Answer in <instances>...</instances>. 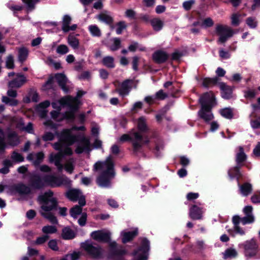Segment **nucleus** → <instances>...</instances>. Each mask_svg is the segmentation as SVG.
<instances>
[{"label":"nucleus","mask_w":260,"mask_h":260,"mask_svg":"<svg viewBox=\"0 0 260 260\" xmlns=\"http://www.w3.org/2000/svg\"><path fill=\"white\" fill-rule=\"evenodd\" d=\"M203 208L197 204H193L189 208V216L192 220H200L203 217Z\"/></svg>","instance_id":"19"},{"label":"nucleus","mask_w":260,"mask_h":260,"mask_svg":"<svg viewBox=\"0 0 260 260\" xmlns=\"http://www.w3.org/2000/svg\"><path fill=\"white\" fill-rule=\"evenodd\" d=\"M44 157V154L42 152L37 153H29L27 159L31 161L35 166H38L43 161Z\"/></svg>","instance_id":"22"},{"label":"nucleus","mask_w":260,"mask_h":260,"mask_svg":"<svg viewBox=\"0 0 260 260\" xmlns=\"http://www.w3.org/2000/svg\"><path fill=\"white\" fill-rule=\"evenodd\" d=\"M137 127L139 131V133L142 134V133H144L148 129L146 123V119L143 116H141L137 120Z\"/></svg>","instance_id":"28"},{"label":"nucleus","mask_w":260,"mask_h":260,"mask_svg":"<svg viewBox=\"0 0 260 260\" xmlns=\"http://www.w3.org/2000/svg\"><path fill=\"white\" fill-rule=\"evenodd\" d=\"M69 52L68 47L65 45H60L56 49V52L59 54H64Z\"/></svg>","instance_id":"55"},{"label":"nucleus","mask_w":260,"mask_h":260,"mask_svg":"<svg viewBox=\"0 0 260 260\" xmlns=\"http://www.w3.org/2000/svg\"><path fill=\"white\" fill-rule=\"evenodd\" d=\"M239 246L244 249V254L247 259L252 257H255V259H260V249H259L256 240L254 238H252L240 244Z\"/></svg>","instance_id":"7"},{"label":"nucleus","mask_w":260,"mask_h":260,"mask_svg":"<svg viewBox=\"0 0 260 260\" xmlns=\"http://www.w3.org/2000/svg\"><path fill=\"white\" fill-rule=\"evenodd\" d=\"M97 18L101 21L104 22L107 24H111L113 22V18L111 16L107 13H103L97 16Z\"/></svg>","instance_id":"35"},{"label":"nucleus","mask_w":260,"mask_h":260,"mask_svg":"<svg viewBox=\"0 0 260 260\" xmlns=\"http://www.w3.org/2000/svg\"><path fill=\"white\" fill-rule=\"evenodd\" d=\"M118 26L116 29V33L118 35L121 34L122 30L126 28V25L124 21H120L117 24Z\"/></svg>","instance_id":"61"},{"label":"nucleus","mask_w":260,"mask_h":260,"mask_svg":"<svg viewBox=\"0 0 260 260\" xmlns=\"http://www.w3.org/2000/svg\"><path fill=\"white\" fill-rule=\"evenodd\" d=\"M120 142L130 141L132 143L134 152L140 150L144 144L149 142L148 139L139 132L132 130L129 134H123L119 138Z\"/></svg>","instance_id":"6"},{"label":"nucleus","mask_w":260,"mask_h":260,"mask_svg":"<svg viewBox=\"0 0 260 260\" xmlns=\"http://www.w3.org/2000/svg\"><path fill=\"white\" fill-rule=\"evenodd\" d=\"M250 123L253 129H255L260 128V121L258 119H251Z\"/></svg>","instance_id":"64"},{"label":"nucleus","mask_w":260,"mask_h":260,"mask_svg":"<svg viewBox=\"0 0 260 260\" xmlns=\"http://www.w3.org/2000/svg\"><path fill=\"white\" fill-rule=\"evenodd\" d=\"M138 235V230L136 229L135 230L132 232H122L121 235H122V242L124 243H127L131 240H132L135 236Z\"/></svg>","instance_id":"29"},{"label":"nucleus","mask_w":260,"mask_h":260,"mask_svg":"<svg viewBox=\"0 0 260 260\" xmlns=\"http://www.w3.org/2000/svg\"><path fill=\"white\" fill-rule=\"evenodd\" d=\"M152 57L156 63H161L167 60L168 55L165 52L159 50L153 54Z\"/></svg>","instance_id":"23"},{"label":"nucleus","mask_w":260,"mask_h":260,"mask_svg":"<svg viewBox=\"0 0 260 260\" xmlns=\"http://www.w3.org/2000/svg\"><path fill=\"white\" fill-rule=\"evenodd\" d=\"M133 80L131 79H126L123 81L119 87L116 88L113 93H118L119 95L122 98L127 95L132 87Z\"/></svg>","instance_id":"14"},{"label":"nucleus","mask_w":260,"mask_h":260,"mask_svg":"<svg viewBox=\"0 0 260 260\" xmlns=\"http://www.w3.org/2000/svg\"><path fill=\"white\" fill-rule=\"evenodd\" d=\"M85 128L83 126L80 127L74 126L71 129H64L61 133L60 140L61 142L64 143L68 145H71L76 142L79 138L84 136L80 134H74V130L84 131Z\"/></svg>","instance_id":"8"},{"label":"nucleus","mask_w":260,"mask_h":260,"mask_svg":"<svg viewBox=\"0 0 260 260\" xmlns=\"http://www.w3.org/2000/svg\"><path fill=\"white\" fill-rule=\"evenodd\" d=\"M238 186L240 188V193L244 196H247L252 190V185L248 182L241 184L240 181L237 182Z\"/></svg>","instance_id":"25"},{"label":"nucleus","mask_w":260,"mask_h":260,"mask_svg":"<svg viewBox=\"0 0 260 260\" xmlns=\"http://www.w3.org/2000/svg\"><path fill=\"white\" fill-rule=\"evenodd\" d=\"M78 144L75 150L77 154L85 152L89 153L91 150V146L89 139L85 136H82L76 141Z\"/></svg>","instance_id":"12"},{"label":"nucleus","mask_w":260,"mask_h":260,"mask_svg":"<svg viewBox=\"0 0 260 260\" xmlns=\"http://www.w3.org/2000/svg\"><path fill=\"white\" fill-rule=\"evenodd\" d=\"M102 62L107 68H113L114 67V58L112 56H108L104 57Z\"/></svg>","instance_id":"40"},{"label":"nucleus","mask_w":260,"mask_h":260,"mask_svg":"<svg viewBox=\"0 0 260 260\" xmlns=\"http://www.w3.org/2000/svg\"><path fill=\"white\" fill-rule=\"evenodd\" d=\"M91 237L98 242H107L110 238V233L104 230L96 231L92 232Z\"/></svg>","instance_id":"16"},{"label":"nucleus","mask_w":260,"mask_h":260,"mask_svg":"<svg viewBox=\"0 0 260 260\" xmlns=\"http://www.w3.org/2000/svg\"><path fill=\"white\" fill-rule=\"evenodd\" d=\"M55 78L62 89L65 92H67L69 89L66 86L67 80L66 77L62 74H57L55 75Z\"/></svg>","instance_id":"27"},{"label":"nucleus","mask_w":260,"mask_h":260,"mask_svg":"<svg viewBox=\"0 0 260 260\" xmlns=\"http://www.w3.org/2000/svg\"><path fill=\"white\" fill-rule=\"evenodd\" d=\"M38 201L41 205L40 213L44 218L47 219L51 223H58L56 217L51 212L57 209V201L53 197V192L48 190L38 197Z\"/></svg>","instance_id":"2"},{"label":"nucleus","mask_w":260,"mask_h":260,"mask_svg":"<svg viewBox=\"0 0 260 260\" xmlns=\"http://www.w3.org/2000/svg\"><path fill=\"white\" fill-rule=\"evenodd\" d=\"M216 32L219 36L218 42L224 43L229 38L234 35V31L226 26L218 24L216 27Z\"/></svg>","instance_id":"10"},{"label":"nucleus","mask_w":260,"mask_h":260,"mask_svg":"<svg viewBox=\"0 0 260 260\" xmlns=\"http://www.w3.org/2000/svg\"><path fill=\"white\" fill-rule=\"evenodd\" d=\"M214 25V21L210 17L205 18L201 23V26L205 28L212 27Z\"/></svg>","instance_id":"53"},{"label":"nucleus","mask_w":260,"mask_h":260,"mask_svg":"<svg viewBox=\"0 0 260 260\" xmlns=\"http://www.w3.org/2000/svg\"><path fill=\"white\" fill-rule=\"evenodd\" d=\"M53 148L59 150L56 154H51L49 156V161L54 163L59 172H62L63 166L61 164L62 158L64 155H71L73 153L72 150L69 147L63 148L61 142H56L52 144Z\"/></svg>","instance_id":"5"},{"label":"nucleus","mask_w":260,"mask_h":260,"mask_svg":"<svg viewBox=\"0 0 260 260\" xmlns=\"http://www.w3.org/2000/svg\"><path fill=\"white\" fill-rule=\"evenodd\" d=\"M232 24L234 26H238L240 24L239 15L237 14L234 13L232 15Z\"/></svg>","instance_id":"60"},{"label":"nucleus","mask_w":260,"mask_h":260,"mask_svg":"<svg viewBox=\"0 0 260 260\" xmlns=\"http://www.w3.org/2000/svg\"><path fill=\"white\" fill-rule=\"evenodd\" d=\"M47 62L49 66L54 68L56 70H59L61 68V64L59 62H55L51 58H48Z\"/></svg>","instance_id":"52"},{"label":"nucleus","mask_w":260,"mask_h":260,"mask_svg":"<svg viewBox=\"0 0 260 260\" xmlns=\"http://www.w3.org/2000/svg\"><path fill=\"white\" fill-rule=\"evenodd\" d=\"M241 167L236 165L229 169L228 171V175L231 180L236 179L237 182L240 181L243 177V174L241 172Z\"/></svg>","instance_id":"18"},{"label":"nucleus","mask_w":260,"mask_h":260,"mask_svg":"<svg viewBox=\"0 0 260 260\" xmlns=\"http://www.w3.org/2000/svg\"><path fill=\"white\" fill-rule=\"evenodd\" d=\"M17 192L20 194H27L30 192V188L23 184H19L15 187Z\"/></svg>","instance_id":"33"},{"label":"nucleus","mask_w":260,"mask_h":260,"mask_svg":"<svg viewBox=\"0 0 260 260\" xmlns=\"http://www.w3.org/2000/svg\"><path fill=\"white\" fill-rule=\"evenodd\" d=\"M6 67L8 69H13L14 67V58L12 55H9L6 60Z\"/></svg>","instance_id":"63"},{"label":"nucleus","mask_w":260,"mask_h":260,"mask_svg":"<svg viewBox=\"0 0 260 260\" xmlns=\"http://www.w3.org/2000/svg\"><path fill=\"white\" fill-rule=\"evenodd\" d=\"M80 205L79 206L76 205L70 210V213L72 217L77 218V216L82 213V209Z\"/></svg>","instance_id":"43"},{"label":"nucleus","mask_w":260,"mask_h":260,"mask_svg":"<svg viewBox=\"0 0 260 260\" xmlns=\"http://www.w3.org/2000/svg\"><path fill=\"white\" fill-rule=\"evenodd\" d=\"M190 164V160L185 156H180V165L185 168Z\"/></svg>","instance_id":"59"},{"label":"nucleus","mask_w":260,"mask_h":260,"mask_svg":"<svg viewBox=\"0 0 260 260\" xmlns=\"http://www.w3.org/2000/svg\"><path fill=\"white\" fill-rule=\"evenodd\" d=\"M93 170L100 173L96 178L98 185L101 187H109L111 185V180L115 175L112 156L110 155L105 161H99L95 163Z\"/></svg>","instance_id":"1"},{"label":"nucleus","mask_w":260,"mask_h":260,"mask_svg":"<svg viewBox=\"0 0 260 260\" xmlns=\"http://www.w3.org/2000/svg\"><path fill=\"white\" fill-rule=\"evenodd\" d=\"M18 126L19 129L25 131L28 133H31L33 132L32 124L30 122L28 123L26 126L21 125H18Z\"/></svg>","instance_id":"62"},{"label":"nucleus","mask_w":260,"mask_h":260,"mask_svg":"<svg viewBox=\"0 0 260 260\" xmlns=\"http://www.w3.org/2000/svg\"><path fill=\"white\" fill-rule=\"evenodd\" d=\"M49 239V236L47 235H43L41 237H38L34 242V244L41 245L47 241Z\"/></svg>","instance_id":"58"},{"label":"nucleus","mask_w":260,"mask_h":260,"mask_svg":"<svg viewBox=\"0 0 260 260\" xmlns=\"http://www.w3.org/2000/svg\"><path fill=\"white\" fill-rule=\"evenodd\" d=\"M82 249L90 256L95 258H100L103 253L101 247L90 241H86L81 244Z\"/></svg>","instance_id":"9"},{"label":"nucleus","mask_w":260,"mask_h":260,"mask_svg":"<svg viewBox=\"0 0 260 260\" xmlns=\"http://www.w3.org/2000/svg\"><path fill=\"white\" fill-rule=\"evenodd\" d=\"M2 102L12 106H16L18 103V102L17 100L15 99H11L6 96H3L2 97Z\"/></svg>","instance_id":"44"},{"label":"nucleus","mask_w":260,"mask_h":260,"mask_svg":"<svg viewBox=\"0 0 260 260\" xmlns=\"http://www.w3.org/2000/svg\"><path fill=\"white\" fill-rule=\"evenodd\" d=\"M84 94L85 92L78 91L76 98H73L71 96H65L59 100V104L60 105H67L69 107L74 108L75 110H77L78 106L80 103L78 99Z\"/></svg>","instance_id":"11"},{"label":"nucleus","mask_w":260,"mask_h":260,"mask_svg":"<svg viewBox=\"0 0 260 260\" xmlns=\"http://www.w3.org/2000/svg\"><path fill=\"white\" fill-rule=\"evenodd\" d=\"M201 106L198 112L200 118L208 122L214 118L211 111L213 107L216 104L215 96L212 91L203 93L199 100Z\"/></svg>","instance_id":"3"},{"label":"nucleus","mask_w":260,"mask_h":260,"mask_svg":"<svg viewBox=\"0 0 260 260\" xmlns=\"http://www.w3.org/2000/svg\"><path fill=\"white\" fill-rule=\"evenodd\" d=\"M219 113L221 116L228 119H231L234 117L233 108L231 107L221 109Z\"/></svg>","instance_id":"30"},{"label":"nucleus","mask_w":260,"mask_h":260,"mask_svg":"<svg viewBox=\"0 0 260 260\" xmlns=\"http://www.w3.org/2000/svg\"><path fill=\"white\" fill-rule=\"evenodd\" d=\"M42 232L45 234H51L55 233L57 232V229L55 226L52 225L44 226L42 228Z\"/></svg>","instance_id":"46"},{"label":"nucleus","mask_w":260,"mask_h":260,"mask_svg":"<svg viewBox=\"0 0 260 260\" xmlns=\"http://www.w3.org/2000/svg\"><path fill=\"white\" fill-rule=\"evenodd\" d=\"M150 23L155 31L161 30L164 26V22L159 18H155L150 20Z\"/></svg>","instance_id":"31"},{"label":"nucleus","mask_w":260,"mask_h":260,"mask_svg":"<svg viewBox=\"0 0 260 260\" xmlns=\"http://www.w3.org/2000/svg\"><path fill=\"white\" fill-rule=\"evenodd\" d=\"M253 208L251 206H246L243 209L245 216L242 218V223L243 225L252 223L254 221V217L252 214Z\"/></svg>","instance_id":"17"},{"label":"nucleus","mask_w":260,"mask_h":260,"mask_svg":"<svg viewBox=\"0 0 260 260\" xmlns=\"http://www.w3.org/2000/svg\"><path fill=\"white\" fill-rule=\"evenodd\" d=\"M113 41L114 44L110 46V49L111 50L114 51L120 48L121 42L120 39L118 38H114Z\"/></svg>","instance_id":"57"},{"label":"nucleus","mask_w":260,"mask_h":260,"mask_svg":"<svg viewBox=\"0 0 260 260\" xmlns=\"http://www.w3.org/2000/svg\"><path fill=\"white\" fill-rule=\"evenodd\" d=\"M246 23L251 28H255L257 25V22L255 21V18L252 17H248L246 20Z\"/></svg>","instance_id":"51"},{"label":"nucleus","mask_w":260,"mask_h":260,"mask_svg":"<svg viewBox=\"0 0 260 260\" xmlns=\"http://www.w3.org/2000/svg\"><path fill=\"white\" fill-rule=\"evenodd\" d=\"M26 81V78L22 75H18L13 80L9 82L8 85L10 88H19Z\"/></svg>","instance_id":"21"},{"label":"nucleus","mask_w":260,"mask_h":260,"mask_svg":"<svg viewBox=\"0 0 260 260\" xmlns=\"http://www.w3.org/2000/svg\"><path fill=\"white\" fill-rule=\"evenodd\" d=\"M238 253L235 249L229 248L225 250L223 258L226 259L228 258L236 257Z\"/></svg>","instance_id":"39"},{"label":"nucleus","mask_w":260,"mask_h":260,"mask_svg":"<svg viewBox=\"0 0 260 260\" xmlns=\"http://www.w3.org/2000/svg\"><path fill=\"white\" fill-rule=\"evenodd\" d=\"M149 249V242L144 239L142 240V246L135 252L133 260H146L147 253Z\"/></svg>","instance_id":"13"},{"label":"nucleus","mask_w":260,"mask_h":260,"mask_svg":"<svg viewBox=\"0 0 260 260\" xmlns=\"http://www.w3.org/2000/svg\"><path fill=\"white\" fill-rule=\"evenodd\" d=\"M80 255V252H74L71 254H67L63 258L60 260H77Z\"/></svg>","instance_id":"50"},{"label":"nucleus","mask_w":260,"mask_h":260,"mask_svg":"<svg viewBox=\"0 0 260 260\" xmlns=\"http://www.w3.org/2000/svg\"><path fill=\"white\" fill-rule=\"evenodd\" d=\"M251 107L253 109L252 115L253 117H257V114L260 113V104L258 103L257 104H251Z\"/></svg>","instance_id":"56"},{"label":"nucleus","mask_w":260,"mask_h":260,"mask_svg":"<svg viewBox=\"0 0 260 260\" xmlns=\"http://www.w3.org/2000/svg\"><path fill=\"white\" fill-rule=\"evenodd\" d=\"M70 182V179L66 176L57 177L53 175H46L42 178L39 175H35L30 181V185L34 189H41L46 185L57 187L68 185Z\"/></svg>","instance_id":"4"},{"label":"nucleus","mask_w":260,"mask_h":260,"mask_svg":"<svg viewBox=\"0 0 260 260\" xmlns=\"http://www.w3.org/2000/svg\"><path fill=\"white\" fill-rule=\"evenodd\" d=\"M68 43L74 49H78L79 47V40L73 36H69L68 37Z\"/></svg>","instance_id":"41"},{"label":"nucleus","mask_w":260,"mask_h":260,"mask_svg":"<svg viewBox=\"0 0 260 260\" xmlns=\"http://www.w3.org/2000/svg\"><path fill=\"white\" fill-rule=\"evenodd\" d=\"M244 97L247 99H252L255 98L256 95V91L255 90L249 89L244 91Z\"/></svg>","instance_id":"54"},{"label":"nucleus","mask_w":260,"mask_h":260,"mask_svg":"<svg viewBox=\"0 0 260 260\" xmlns=\"http://www.w3.org/2000/svg\"><path fill=\"white\" fill-rule=\"evenodd\" d=\"M8 138L10 145L15 146L19 143L17 135L15 132H10L8 134Z\"/></svg>","instance_id":"34"},{"label":"nucleus","mask_w":260,"mask_h":260,"mask_svg":"<svg viewBox=\"0 0 260 260\" xmlns=\"http://www.w3.org/2000/svg\"><path fill=\"white\" fill-rule=\"evenodd\" d=\"M26 4L28 10H32L35 8V5L39 2V0H22Z\"/></svg>","instance_id":"49"},{"label":"nucleus","mask_w":260,"mask_h":260,"mask_svg":"<svg viewBox=\"0 0 260 260\" xmlns=\"http://www.w3.org/2000/svg\"><path fill=\"white\" fill-rule=\"evenodd\" d=\"M88 30L93 37H100L102 35L101 31L99 27L95 25H90L88 27Z\"/></svg>","instance_id":"38"},{"label":"nucleus","mask_w":260,"mask_h":260,"mask_svg":"<svg viewBox=\"0 0 260 260\" xmlns=\"http://www.w3.org/2000/svg\"><path fill=\"white\" fill-rule=\"evenodd\" d=\"M247 155L244 151L242 147H240L239 151L237 153L236 156V165L242 167L244 165V162L247 159Z\"/></svg>","instance_id":"24"},{"label":"nucleus","mask_w":260,"mask_h":260,"mask_svg":"<svg viewBox=\"0 0 260 260\" xmlns=\"http://www.w3.org/2000/svg\"><path fill=\"white\" fill-rule=\"evenodd\" d=\"M219 79L217 77L213 78L205 77L203 79L202 85L203 87L208 88L217 85Z\"/></svg>","instance_id":"26"},{"label":"nucleus","mask_w":260,"mask_h":260,"mask_svg":"<svg viewBox=\"0 0 260 260\" xmlns=\"http://www.w3.org/2000/svg\"><path fill=\"white\" fill-rule=\"evenodd\" d=\"M168 97V94L162 89L158 90L154 95V99L156 100H164Z\"/></svg>","instance_id":"47"},{"label":"nucleus","mask_w":260,"mask_h":260,"mask_svg":"<svg viewBox=\"0 0 260 260\" xmlns=\"http://www.w3.org/2000/svg\"><path fill=\"white\" fill-rule=\"evenodd\" d=\"M5 148V134L4 131L0 128V152L3 151Z\"/></svg>","instance_id":"48"},{"label":"nucleus","mask_w":260,"mask_h":260,"mask_svg":"<svg viewBox=\"0 0 260 260\" xmlns=\"http://www.w3.org/2000/svg\"><path fill=\"white\" fill-rule=\"evenodd\" d=\"M62 237L64 239H72L75 237V234L73 230L68 227L62 229Z\"/></svg>","instance_id":"32"},{"label":"nucleus","mask_w":260,"mask_h":260,"mask_svg":"<svg viewBox=\"0 0 260 260\" xmlns=\"http://www.w3.org/2000/svg\"><path fill=\"white\" fill-rule=\"evenodd\" d=\"M18 59L21 62H23L26 60L28 55V50L25 48H21L18 50Z\"/></svg>","instance_id":"42"},{"label":"nucleus","mask_w":260,"mask_h":260,"mask_svg":"<svg viewBox=\"0 0 260 260\" xmlns=\"http://www.w3.org/2000/svg\"><path fill=\"white\" fill-rule=\"evenodd\" d=\"M218 84L220 89L221 90L222 98L225 100L231 99L232 98L233 88L231 86L227 85L224 82H219Z\"/></svg>","instance_id":"20"},{"label":"nucleus","mask_w":260,"mask_h":260,"mask_svg":"<svg viewBox=\"0 0 260 260\" xmlns=\"http://www.w3.org/2000/svg\"><path fill=\"white\" fill-rule=\"evenodd\" d=\"M67 198L72 201L78 200L79 204L81 206H84L86 204L85 198L82 194L80 190L78 189H71L67 192Z\"/></svg>","instance_id":"15"},{"label":"nucleus","mask_w":260,"mask_h":260,"mask_svg":"<svg viewBox=\"0 0 260 260\" xmlns=\"http://www.w3.org/2000/svg\"><path fill=\"white\" fill-rule=\"evenodd\" d=\"M71 18L69 15H64L63 18L62 29L65 32H68L69 31V27L71 23Z\"/></svg>","instance_id":"37"},{"label":"nucleus","mask_w":260,"mask_h":260,"mask_svg":"<svg viewBox=\"0 0 260 260\" xmlns=\"http://www.w3.org/2000/svg\"><path fill=\"white\" fill-rule=\"evenodd\" d=\"M74 167L75 160L73 158H70L68 160L64 166L65 170L70 174H72L73 172Z\"/></svg>","instance_id":"36"},{"label":"nucleus","mask_w":260,"mask_h":260,"mask_svg":"<svg viewBox=\"0 0 260 260\" xmlns=\"http://www.w3.org/2000/svg\"><path fill=\"white\" fill-rule=\"evenodd\" d=\"M12 160L15 162H20L24 161V157L16 151L13 152L11 156Z\"/></svg>","instance_id":"45"}]
</instances>
